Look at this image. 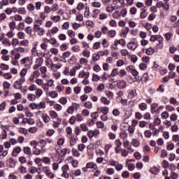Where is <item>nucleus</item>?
Returning a JSON list of instances; mask_svg holds the SVG:
<instances>
[{
	"instance_id": "obj_1",
	"label": "nucleus",
	"mask_w": 179,
	"mask_h": 179,
	"mask_svg": "<svg viewBox=\"0 0 179 179\" xmlns=\"http://www.w3.org/2000/svg\"><path fill=\"white\" fill-rule=\"evenodd\" d=\"M30 145L33 148V155L35 156H40V155H43V153H45L47 152V149L38 148V141L34 140L30 142Z\"/></svg>"
},
{
	"instance_id": "obj_2",
	"label": "nucleus",
	"mask_w": 179,
	"mask_h": 179,
	"mask_svg": "<svg viewBox=\"0 0 179 179\" xmlns=\"http://www.w3.org/2000/svg\"><path fill=\"white\" fill-rule=\"evenodd\" d=\"M150 41L155 43V41H157V48L159 50H162L163 48V36L161 35H152L150 38Z\"/></svg>"
},
{
	"instance_id": "obj_3",
	"label": "nucleus",
	"mask_w": 179,
	"mask_h": 179,
	"mask_svg": "<svg viewBox=\"0 0 179 179\" xmlns=\"http://www.w3.org/2000/svg\"><path fill=\"white\" fill-rule=\"evenodd\" d=\"M34 31L40 36H43L45 34V29L37 24H34Z\"/></svg>"
},
{
	"instance_id": "obj_4",
	"label": "nucleus",
	"mask_w": 179,
	"mask_h": 179,
	"mask_svg": "<svg viewBox=\"0 0 179 179\" xmlns=\"http://www.w3.org/2000/svg\"><path fill=\"white\" fill-rule=\"evenodd\" d=\"M38 143H40L41 146V148L47 149L45 148V146H47V145H54V141H52L51 138H46L45 140L41 139L39 140Z\"/></svg>"
},
{
	"instance_id": "obj_5",
	"label": "nucleus",
	"mask_w": 179,
	"mask_h": 179,
	"mask_svg": "<svg viewBox=\"0 0 179 179\" xmlns=\"http://www.w3.org/2000/svg\"><path fill=\"white\" fill-rule=\"evenodd\" d=\"M21 65H24V68L30 69L31 66V63L30 62V57H26L20 60Z\"/></svg>"
},
{
	"instance_id": "obj_6",
	"label": "nucleus",
	"mask_w": 179,
	"mask_h": 179,
	"mask_svg": "<svg viewBox=\"0 0 179 179\" xmlns=\"http://www.w3.org/2000/svg\"><path fill=\"white\" fill-rule=\"evenodd\" d=\"M49 116L52 120H55L56 121H58L59 122H61V121H62V120L59 118V117L58 116V113H57L55 110H50Z\"/></svg>"
},
{
	"instance_id": "obj_7",
	"label": "nucleus",
	"mask_w": 179,
	"mask_h": 179,
	"mask_svg": "<svg viewBox=\"0 0 179 179\" xmlns=\"http://www.w3.org/2000/svg\"><path fill=\"white\" fill-rule=\"evenodd\" d=\"M116 86L117 89H125L127 87V82L124 80H119L117 81Z\"/></svg>"
},
{
	"instance_id": "obj_8",
	"label": "nucleus",
	"mask_w": 179,
	"mask_h": 179,
	"mask_svg": "<svg viewBox=\"0 0 179 179\" xmlns=\"http://www.w3.org/2000/svg\"><path fill=\"white\" fill-rule=\"evenodd\" d=\"M127 48H129V50H131L132 51H135V50L138 48V43L135 41L129 42L127 43Z\"/></svg>"
},
{
	"instance_id": "obj_9",
	"label": "nucleus",
	"mask_w": 179,
	"mask_h": 179,
	"mask_svg": "<svg viewBox=\"0 0 179 179\" xmlns=\"http://www.w3.org/2000/svg\"><path fill=\"white\" fill-rule=\"evenodd\" d=\"M126 70L127 71V72H130V73L133 74L134 76H138V75H139V72H138L136 69H133L132 66H127L126 68Z\"/></svg>"
},
{
	"instance_id": "obj_10",
	"label": "nucleus",
	"mask_w": 179,
	"mask_h": 179,
	"mask_svg": "<svg viewBox=\"0 0 179 179\" xmlns=\"http://www.w3.org/2000/svg\"><path fill=\"white\" fill-rule=\"evenodd\" d=\"M89 76H90V73L86 72L85 70L80 71L78 74L79 78H85V79H89Z\"/></svg>"
},
{
	"instance_id": "obj_11",
	"label": "nucleus",
	"mask_w": 179,
	"mask_h": 179,
	"mask_svg": "<svg viewBox=\"0 0 179 179\" xmlns=\"http://www.w3.org/2000/svg\"><path fill=\"white\" fill-rule=\"evenodd\" d=\"M23 124H29V125H34L36 121L33 118H23L22 120Z\"/></svg>"
},
{
	"instance_id": "obj_12",
	"label": "nucleus",
	"mask_w": 179,
	"mask_h": 179,
	"mask_svg": "<svg viewBox=\"0 0 179 179\" xmlns=\"http://www.w3.org/2000/svg\"><path fill=\"white\" fill-rule=\"evenodd\" d=\"M39 71L41 72L42 78H47L48 76V75H47V67L41 66L39 68Z\"/></svg>"
},
{
	"instance_id": "obj_13",
	"label": "nucleus",
	"mask_w": 179,
	"mask_h": 179,
	"mask_svg": "<svg viewBox=\"0 0 179 179\" xmlns=\"http://www.w3.org/2000/svg\"><path fill=\"white\" fill-rule=\"evenodd\" d=\"M20 152H22V148H20V147H16L13 150L11 155L13 157H16Z\"/></svg>"
},
{
	"instance_id": "obj_14",
	"label": "nucleus",
	"mask_w": 179,
	"mask_h": 179,
	"mask_svg": "<svg viewBox=\"0 0 179 179\" xmlns=\"http://www.w3.org/2000/svg\"><path fill=\"white\" fill-rule=\"evenodd\" d=\"M23 84H22L19 80H17L13 84L14 89H16L17 90H22L23 89Z\"/></svg>"
},
{
	"instance_id": "obj_15",
	"label": "nucleus",
	"mask_w": 179,
	"mask_h": 179,
	"mask_svg": "<svg viewBox=\"0 0 179 179\" xmlns=\"http://www.w3.org/2000/svg\"><path fill=\"white\" fill-rule=\"evenodd\" d=\"M62 66V65L54 64L52 62L50 64V69H51V71H52L53 72H57L58 69H61Z\"/></svg>"
},
{
	"instance_id": "obj_16",
	"label": "nucleus",
	"mask_w": 179,
	"mask_h": 179,
	"mask_svg": "<svg viewBox=\"0 0 179 179\" xmlns=\"http://www.w3.org/2000/svg\"><path fill=\"white\" fill-rule=\"evenodd\" d=\"M41 118L45 124H48V122H50V121L51 120V117L48 116L47 113H43L41 115Z\"/></svg>"
},
{
	"instance_id": "obj_17",
	"label": "nucleus",
	"mask_w": 179,
	"mask_h": 179,
	"mask_svg": "<svg viewBox=\"0 0 179 179\" xmlns=\"http://www.w3.org/2000/svg\"><path fill=\"white\" fill-rule=\"evenodd\" d=\"M38 61H39V62H36L33 67L34 71H38L41 65H43V59H41V58H39Z\"/></svg>"
},
{
	"instance_id": "obj_18",
	"label": "nucleus",
	"mask_w": 179,
	"mask_h": 179,
	"mask_svg": "<svg viewBox=\"0 0 179 179\" xmlns=\"http://www.w3.org/2000/svg\"><path fill=\"white\" fill-rule=\"evenodd\" d=\"M69 138L70 146H75L78 143V139L74 136H71Z\"/></svg>"
},
{
	"instance_id": "obj_19",
	"label": "nucleus",
	"mask_w": 179,
	"mask_h": 179,
	"mask_svg": "<svg viewBox=\"0 0 179 179\" xmlns=\"http://www.w3.org/2000/svg\"><path fill=\"white\" fill-rule=\"evenodd\" d=\"M43 93H44V91H43L42 89L38 88L35 90V96H36V99H40L43 96Z\"/></svg>"
},
{
	"instance_id": "obj_20",
	"label": "nucleus",
	"mask_w": 179,
	"mask_h": 179,
	"mask_svg": "<svg viewBox=\"0 0 179 179\" xmlns=\"http://www.w3.org/2000/svg\"><path fill=\"white\" fill-rule=\"evenodd\" d=\"M98 111H101L104 115H107L108 114V112L110 111V108L108 107L105 106L103 108H99Z\"/></svg>"
},
{
	"instance_id": "obj_21",
	"label": "nucleus",
	"mask_w": 179,
	"mask_h": 179,
	"mask_svg": "<svg viewBox=\"0 0 179 179\" xmlns=\"http://www.w3.org/2000/svg\"><path fill=\"white\" fill-rule=\"evenodd\" d=\"M17 37L18 40H24L26 38V34L22 31H19L17 33Z\"/></svg>"
},
{
	"instance_id": "obj_22",
	"label": "nucleus",
	"mask_w": 179,
	"mask_h": 179,
	"mask_svg": "<svg viewBox=\"0 0 179 179\" xmlns=\"http://www.w3.org/2000/svg\"><path fill=\"white\" fill-rule=\"evenodd\" d=\"M120 54L122 57H131V53L127 49H121Z\"/></svg>"
},
{
	"instance_id": "obj_23",
	"label": "nucleus",
	"mask_w": 179,
	"mask_h": 179,
	"mask_svg": "<svg viewBox=\"0 0 179 179\" xmlns=\"http://www.w3.org/2000/svg\"><path fill=\"white\" fill-rule=\"evenodd\" d=\"M37 45H38V43H35L34 47L32 48L31 50V55H33V57H36L37 55V52H38V50H37Z\"/></svg>"
},
{
	"instance_id": "obj_24",
	"label": "nucleus",
	"mask_w": 179,
	"mask_h": 179,
	"mask_svg": "<svg viewBox=\"0 0 179 179\" xmlns=\"http://www.w3.org/2000/svg\"><path fill=\"white\" fill-rule=\"evenodd\" d=\"M25 27L26 25L24 24V22H20L18 23L16 29L18 31H22V30H24Z\"/></svg>"
},
{
	"instance_id": "obj_25",
	"label": "nucleus",
	"mask_w": 179,
	"mask_h": 179,
	"mask_svg": "<svg viewBox=\"0 0 179 179\" xmlns=\"http://www.w3.org/2000/svg\"><path fill=\"white\" fill-rule=\"evenodd\" d=\"M128 131L129 132L130 138L134 136V132H135V126L134 125L129 126Z\"/></svg>"
},
{
	"instance_id": "obj_26",
	"label": "nucleus",
	"mask_w": 179,
	"mask_h": 179,
	"mask_svg": "<svg viewBox=\"0 0 179 179\" xmlns=\"http://www.w3.org/2000/svg\"><path fill=\"white\" fill-rule=\"evenodd\" d=\"M59 31V28L58 27H54L50 30H49V33L50 34H52V36H55V34H57Z\"/></svg>"
},
{
	"instance_id": "obj_27",
	"label": "nucleus",
	"mask_w": 179,
	"mask_h": 179,
	"mask_svg": "<svg viewBox=\"0 0 179 179\" xmlns=\"http://www.w3.org/2000/svg\"><path fill=\"white\" fill-rule=\"evenodd\" d=\"M83 55L85 58H90V50L87 48L83 50Z\"/></svg>"
},
{
	"instance_id": "obj_28",
	"label": "nucleus",
	"mask_w": 179,
	"mask_h": 179,
	"mask_svg": "<svg viewBox=\"0 0 179 179\" xmlns=\"http://www.w3.org/2000/svg\"><path fill=\"white\" fill-rule=\"evenodd\" d=\"M27 99L29 101H36V100H37V98L34 94H28Z\"/></svg>"
},
{
	"instance_id": "obj_29",
	"label": "nucleus",
	"mask_w": 179,
	"mask_h": 179,
	"mask_svg": "<svg viewBox=\"0 0 179 179\" xmlns=\"http://www.w3.org/2000/svg\"><path fill=\"white\" fill-rule=\"evenodd\" d=\"M138 108H140V110L141 111H145V110H148V104H146V103H141L138 105Z\"/></svg>"
},
{
	"instance_id": "obj_30",
	"label": "nucleus",
	"mask_w": 179,
	"mask_h": 179,
	"mask_svg": "<svg viewBox=\"0 0 179 179\" xmlns=\"http://www.w3.org/2000/svg\"><path fill=\"white\" fill-rule=\"evenodd\" d=\"M119 73L120 71H118V69L115 68L112 70L110 76H112V78H115V76H117Z\"/></svg>"
},
{
	"instance_id": "obj_31",
	"label": "nucleus",
	"mask_w": 179,
	"mask_h": 179,
	"mask_svg": "<svg viewBox=\"0 0 179 179\" xmlns=\"http://www.w3.org/2000/svg\"><path fill=\"white\" fill-rule=\"evenodd\" d=\"M41 88L43 89V92L46 93V94H48L50 87L46 83H43L41 86Z\"/></svg>"
},
{
	"instance_id": "obj_32",
	"label": "nucleus",
	"mask_w": 179,
	"mask_h": 179,
	"mask_svg": "<svg viewBox=\"0 0 179 179\" xmlns=\"http://www.w3.org/2000/svg\"><path fill=\"white\" fill-rule=\"evenodd\" d=\"M50 19L55 23H58V22L61 20V16L59 15L50 16Z\"/></svg>"
},
{
	"instance_id": "obj_33",
	"label": "nucleus",
	"mask_w": 179,
	"mask_h": 179,
	"mask_svg": "<svg viewBox=\"0 0 179 179\" xmlns=\"http://www.w3.org/2000/svg\"><path fill=\"white\" fill-rule=\"evenodd\" d=\"M42 162L45 163V164H51V159L48 157H43Z\"/></svg>"
},
{
	"instance_id": "obj_34",
	"label": "nucleus",
	"mask_w": 179,
	"mask_h": 179,
	"mask_svg": "<svg viewBox=\"0 0 179 179\" xmlns=\"http://www.w3.org/2000/svg\"><path fill=\"white\" fill-rule=\"evenodd\" d=\"M89 62V61L87 60V59L85 58V57H81L79 60V64L80 65H84L86 66L87 65V63Z\"/></svg>"
},
{
	"instance_id": "obj_35",
	"label": "nucleus",
	"mask_w": 179,
	"mask_h": 179,
	"mask_svg": "<svg viewBox=\"0 0 179 179\" xmlns=\"http://www.w3.org/2000/svg\"><path fill=\"white\" fill-rule=\"evenodd\" d=\"M20 43V42L19 41V39L17 38H13L11 40V45H13V47H16V45H19Z\"/></svg>"
},
{
	"instance_id": "obj_36",
	"label": "nucleus",
	"mask_w": 179,
	"mask_h": 179,
	"mask_svg": "<svg viewBox=\"0 0 179 179\" xmlns=\"http://www.w3.org/2000/svg\"><path fill=\"white\" fill-rule=\"evenodd\" d=\"M136 90H132L129 93V99H134V97H136Z\"/></svg>"
},
{
	"instance_id": "obj_37",
	"label": "nucleus",
	"mask_w": 179,
	"mask_h": 179,
	"mask_svg": "<svg viewBox=\"0 0 179 179\" xmlns=\"http://www.w3.org/2000/svg\"><path fill=\"white\" fill-rule=\"evenodd\" d=\"M120 138L121 139H127V138H128V133L127 132V131L124 130L122 132H120Z\"/></svg>"
},
{
	"instance_id": "obj_38",
	"label": "nucleus",
	"mask_w": 179,
	"mask_h": 179,
	"mask_svg": "<svg viewBox=\"0 0 179 179\" xmlns=\"http://www.w3.org/2000/svg\"><path fill=\"white\" fill-rule=\"evenodd\" d=\"M101 103H103V104H105L106 106H108V104H110V103H111V101L110 100H108L106 97L105 96H102L101 98Z\"/></svg>"
},
{
	"instance_id": "obj_39",
	"label": "nucleus",
	"mask_w": 179,
	"mask_h": 179,
	"mask_svg": "<svg viewBox=\"0 0 179 179\" xmlns=\"http://www.w3.org/2000/svg\"><path fill=\"white\" fill-rule=\"evenodd\" d=\"M13 19L15 22H22L23 20V17L19 14H15L13 16Z\"/></svg>"
},
{
	"instance_id": "obj_40",
	"label": "nucleus",
	"mask_w": 179,
	"mask_h": 179,
	"mask_svg": "<svg viewBox=\"0 0 179 179\" xmlns=\"http://www.w3.org/2000/svg\"><path fill=\"white\" fill-rule=\"evenodd\" d=\"M66 132L67 134L68 138L74 136L73 134H72V128L71 127H66Z\"/></svg>"
},
{
	"instance_id": "obj_41",
	"label": "nucleus",
	"mask_w": 179,
	"mask_h": 179,
	"mask_svg": "<svg viewBox=\"0 0 179 179\" xmlns=\"http://www.w3.org/2000/svg\"><path fill=\"white\" fill-rule=\"evenodd\" d=\"M131 145L134 148H138V146H139V145H141V143L139 142V140L134 138L131 141Z\"/></svg>"
},
{
	"instance_id": "obj_42",
	"label": "nucleus",
	"mask_w": 179,
	"mask_h": 179,
	"mask_svg": "<svg viewBox=\"0 0 179 179\" xmlns=\"http://www.w3.org/2000/svg\"><path fill=\"white\" fill-rule=\"evenodd\" d=\"M48 95L52 97V99H55L56 97H58V92L55 91L49 92Z\"/></svg>"
},
{
	"instance_id": "obj_43",
	"label": "nucleus",
	"mask_w": 179,
	"mask_h": 179,
	"mask_svg": "<svg viewBox=\"0 0 179 179\" xmlns=\"http://www.w3.org/2000/svg\"><path fill=\"white\" fill-rule=\"evenodd\" d=\"M98 55L100 57H104V55H108V50H100L97 52Z\"/></svg>"
},
{
	"instance_id": "obj_44",
	"label": "nucleus",
	"mask_w": 179,
	"mask_h": 179,
	"mask_svg": "<svg viewBox=\"0 0 179 179\" xmlns=\"http://www.w3.org/2000/svg\"><path fill=\"white\" fill-rule=\"evenodd\" d=\"M28 170L31 174H36V173L38 171V169H37V167L36 166H31L28 169Z\"/></svg>"
},
{
	"instance_id": "obj_45",
	"label": "nucleus",
	"mask_w": 179,
	"mask_h": 179,
	"mask_svg": "<svg viewBox=\"0 0 179 179\" xmlns=\"http://www.w3.org/2000/svg\"><path fill=\"white\" fill-rule=\"evenodd\" d=\"M157 107H159V105L157 103H152L151 104V113H156L157 111Z\"/></svg>"
},
{
	"instance_id": "obj_46",
	"label": "nucleus",
	"mask_w": 179,
	"mask_h": 179,
	"mask_svg": "<svg viewBox=\"0 0 179 179\" xmlns=\"http://www.w3.org/2000/svg\"><path fill=\"white\" fill-rule=\"evenodd\" d=\"M37 89V85L36 84H31L28 87V90L29 92H36Z\"/></svg>"
},
{
	"instance_id": "obj_47",
	"label": "nucleus",
	"mask_w": 179,
	"mask_h": 179,
	"mask_svg": "<svg viewBox=\"0 0 179 179\" xmlns=\"http://www.w3.org/2000/svg\"><path fill=\"white\" fill-rule=\"evenodd\" d=\"M80 169H77L76 171H74V172L70 173V177H73V176L78 177V176H80Z\"/></svg>"
},
{
	"instance_id": "obj_48",
	"label": "nucleus",
	"mask_w": 179,
	"mask_h": 179,
	"mask_svg": "<svg viewBox=\"0 0 179 179\" xmlns=\"http://www.w3.org/2000/svg\"><path fill=\"white\" fill-rule=\"evenodd\" d=\"M2 44L3 45H8L9 47H10V45H12L10 41H9V39H8V38H5L4 39L2 40Z\"/></svg>"
},
{
	"instance_id": "obj_49",
	"label": "nucleus",
	"mask_w": 179,
	"mask_h": 179,
	"mask_svg": "<svg viewBox=\"0 0 179 179\" xmlns=\"http://www.w3.org/2000/svg\"><path fill=\"white\" fill-rule=\"evenodd\" d=\"M117 34V32H115V30H110L108 32V37H110V38H114V37H115Z\"/></svg>"
},
{
	"instance_id": "obj_50",
	"label": "nucleus",
	"mask_w": 179,
	"mask_h": 179,
	"mask_svg": "<svg viewBox=\"0 0 179 179\" xmlns=\"http://www.w3.org/2000/svg\"><path fill=\"white\" fill-rule=\"evenodd\" d=\"M19 45L27 47L29 45V40L27 39H22V41H20Z\"/></svg>"
},
{
	"instance_id": "obj_51",
	"label": "nucleus",
	"mask_w": 179,
	"mask_h": 179,
	"mask_svg": "<svg viewBox=\"0 0 179 179\" xmlns=\"http://www.w3.org/2000/svg\"><path fill=\"white\" fill-rule=\"evenodd\" d=\"M27 8L29 12H33L34 10H36V6H34V4L31 3L27 5Z\"/></svg>"
},
{
	"instance_id": "obj_52",
	"label": "nucleus",
	"mask_w": 179,
	"mask_h": 179,
	"mask_svg": "<svg viewBox=\"0 0 179 179\" xmlns=\"http://www.w3.org/2000/svg\"><path fill=\"white\" fill-rule=\"evenodd\" d=\"M71 153L73 156H75L76 157H79V156H80V153L79 151H78V150H76V148H73L71 150Z\"/></svg>"
},
{
	"instance_id": "obj_53",
	"label": "nucleus",
	"mask_w": 179,
	"mask_h": 179,
	"mask_svg": "<svg viewBox=\"0 0 179 179\" xmlns=\"http://www.w3.org/2000/svg\"><path fill=\"white\" fill-rule=\"evenodd\" d=\"M41 6H43V3L41 1L36 2L35 9H36V10H41Z\"/></svg>"
},
{
	"instance_id": "obj_54",
	"label": "nucleus",
	"mask_w": 179,
	"mask_h": 179,
	"mask_svg": "<svg viewBox=\"0 0 179 179\" xmlns=\"http://www.w3.org/2000/svg\"><path fill=\"white\" fill-rule=\"evenodd\" d=\"M29 69H27V68H24V69H22L20 71V76H22V77H25L26 78V76L27 75V71H29Z\"/></svg>"
},
{
	"instance_id": "obj_55",
	"label": "nucleus",
	"mask_w": 179,
	"mask_h": 179,
	"mask_svg": "<svg viewBox=\"0 0 179 179\" xmlns=\"http://www.w3.org/2000/svg\"><path fill=\"white\" fill-rule=\"evenodd\" d=\"M24 153L30 156L31 155V149L29 147H24L23 149Z\"/></svg>"
},
{
	"instance_id": "obj_56",
	"label": "nucleus",
	"mask_w": 179,
	"mask_h": 179,
	"mask_svg": "<svg viewBox=\"0 0 179 179\" xmlns=\"http://www.w3.org/2000/svg\"><path fill=\"white\" fill-rule=\"evenodd\" d=\"M3 88L4 90H9L10 89V84L8 81L3 83Z\"/></svg>"
},
{
	"instance_id": "obj_57",
	"label": "nucleus",
	"mask_w": 179,
	"mask_h": 179,
	"mask_svg": "<svg viewBox=\"0 0 179 179\" xmlns=\"http://www.w3.org/2000/svg\"><path fill=\"white\" fill-rule=\"evenodd\" d=\"M35 83H36V85L38 86L42 87L43 85L44 84V80L43 79H41V78H36L35 80Z\"/></svg>"
},
{
	"instance_id": "obj_58",
	"label": "nucleus",
	"mask_w": 179,
	"mask_h": 179,
	"mask_svg": "<svg viewBox=\"0 0 179 179\" xmlns=\"http://www.w3.org/2000/svg\"><path fill=\"white\" fill-rule=\"evenodd\" d=\"M6 36L8 38H13L15 37V33H13V30H10L6 33Z\"/></svg>"
},
{
	"instance_id": "obj_59",
	"label": "nucleus",
	"mask_w": 179,
	"mask_h": 179,
	"mask_svg": "<svg viewBox=\"0 0 179 179\" xmlns=\"http://www.w3.org/2000/svg\"><path fill=\"white\" fill-rule=\"evenodd\" d=\"M67 34L70 38H73L75 36H76V34H75V31L73 30L69 29L67 31Z\"/></svg>"
},
{
	"instance_id": "obj_60",
	"label": "nucleus",
	"mask_w": 179,
	"mask_h": 179,
	"mask_svg": "<svg viewBox=\"0 0 179 179\" xmlns=\"http://www.w3.org/2000/svg\"><path fill=\"white\" fill-rule=\"evenodd\" d=\"M125 64V61H124V59H119L117 60V62H116V66H117V68H120L121 66H123V65Z\"/></svg>"
},
{
	"instance_id": "obj_61",
	"label": "nucleus",
	"mask_w": 179,
	"mask_h": 179,
	"mask_svg": "<svg viewBox=\"0 0 179 179\" xmlns=\"http://www.w3.org/2000/svg\"><path fill=\"white\" fill-rule=\"evenodd\" d=\"M112 114L113 115H114V117H120L121 112L120 111V110L115 108L113 109Z\"/></svg>"
},
{
	"instance_id": "obj_62",
	"label": "nucleus",
	"mask_w": 179,
	"mask_h": 179,
	"mask_svg": "<svg viewBox=\"0 0 179 179\" xmlns=\"http://www.w3.org/2000/svg\"><path fill=\"white\" fill-rule=\"evenodd\" d=\"M8 26H9L10 30L13 31V30H15V29H17V27H16V22H15V21L10 22L9 23Z\"/></svg>"
},
{
	"instance_id": "obj_63",
	"label": "nucleus",
	"mask_w": 179,
	"mask_h": 179,
	"mask_svg": "<svg viewBox=\"0 0 179 179\" xmlns=\"http://www.w3.org/2000/svg\"><path fill=\"white\" fill-rule=\"evenodd\" d=\"M18 13L19 15H26L27 12L26 11V8L24 7H20L18 8Z\"/></svg>"
},
{
	"instance_id": "obj_64",
	"label": "nucleus",
	"mask_w": 179,
	"mask_h": 179,
	"mask_svg": "<svg viewBox=\"0 0 179 179\" xmlns=\"http://www.w3.org/2000/svg\"><path fill=\"white\" fill-rule=\"evenodd\" d=\"M28 131L30 134H36L37 131H38V128L36 127H32L29 128Z\"/></svg>"
}]
</instances>
